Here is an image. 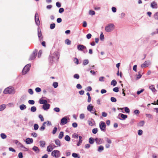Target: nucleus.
Segmentation results:
<instances>
[{
  "instance_id": "nucleus-1",
  "label": "nucleus",
  "mask_w": 158,
  "mask_h": 158,
  "mask_svg": "<svg viewBox=\"0 0 158 158\" xmlns=\"http://www.w3.org/2000/svg\"><path fill=\"white\" fill-rule=\"evenodd\" d=\"M59 58V55L57 52H55L52 54L51 53L49 59L50 62L51 63L53 62H57Z\"/></svg>"
},
{
  "instance_id": "nucleus-2",
  "label": "nucleus",
  "mask_w": 158,
  "mask_h": 158,
  "mask_svg": "<svg viewBox=\"0 0 158 158\" xmlns=\"http://www.w3.org/2000/svg\"><path fill=\"white\" fill-rule=\"evenodd\" d=\"M15 90L12 87H8L6 88L3 91V93L5 94H14L15 93Z\"/></svg>"
},
{
  "instance_id": "nucleus-19",
  "label": "nucleus",
  "mask_w": 158,
  "mask_h": 158,
  "mask_svg": "<svg viewBox=\"0 0 158 158\" xmlns=\"http://www.w3.org/2000/svg\"><path fill=\"white\" fill-rule=\"evenodd\" d=\"M151 6L153 8H157V4L155 2H153L151 3Z\"/></svg>"
},
{
  "instance_id": "nucleus-48",
  "label": "nucleus",
  "mask_w": 158,
  "mask_h": 158,
  "mask_svg": "<svg viewBox=\"0 0 158 158\" xmlns=\"http://www.w3.org/2000/svg\"><path fill=\"white\" fill-rule=\"evenodd\" d=\"M28 103L31 105H33L35 103V101L33 100H30L28 101Z\"/></svg>"
},
{
  "instance_id": "nucleus-8",
  "label": "nucleus",
  "mask_w": 158,
  "mask_h": 158,
  "mask_svg": "<svg viewBox=\"0 0 158 158\" xmlns=\"http://www.w3.org/2000/svg\"><path fill=\"white\" fill-rule=\"evenodd\" d=\"M35 23L36 25L38 26H39L40 24V23L39 19V15L37 12L35 14Z\"/></svg>"
},
{
  "instance_id": "nucleus-36",
  "label": "nucleus",
  "mask_w": 158,
  "mask_h": 158,
  "mask_svg": "<svg viewBox=\"0 0 158 158\" xmlns=\"http://www.w3.org/2000/svg\"><path fill=\"white\" fill-rule=\"evenodd\" d=\"M89 60H88L86 59V60H84L83 62V64L84 65H86L87 64L89 63Z\"/></svg>"
},
{
  "instance_id": "nucleus-53",
  "label": "nucleus",
  "mask_w": 158,
  "mask_h": 158,
  "mask_svg": "<svg viewBox=\"0 0 158 158\" xmlns=\"http://www.w3.org/2000/svg\"><path fill=\"white\" fill-rule=\"evenodd\" d=\"M113 90L115 92H118L119 91V89L118 87H116L113 89Z\"/></svg>"
},
{
  "instance_id": "nucleus-47",
  "label": "nucleus",
  "mask_w": 158,
  "mask_h": 158,
  "mask_svg": "<svg viewBox=\"0 0 158 158\" xmlns=\"http://www.w3.org/2000/svg\"><path fill=\"white\" fill-rule=\"evenodd\" d=\"M98 130L97 128H95L92 130V133L94 134H96L97 133Z\"/></svg>"
},
{
  "instance_id": "nucleus-61",
  "label": "nucleus",
  "mask_w": 158,
  "mask_h": 158,
  "mask_svg": "<svg viewBox=\"0 0 158 158\" xmlns=\"http://www.w3.org/2000/svg\"><path fill=\"white\" fill-rule=\"evenodd\" d=\"M28 93L31 95L33 94V90L32 89H30L28 90Z\"/></svg>"
},
{
  "instance_id": "nucleus-41",
  "label": "nucleus",
  "mask_w": 158,
  "mask_h": 158,
  "mask_svg": "<svg viewBox=\"0 0 158 158\" xmlns=\"http://www.w3.org/2000/svg\"><path fill=\"white\" fill-rule=\"evenodd\" d=\"M65 42L66 44L68 45L70 44L71 43V41L68 39H66Z\"/></svg>"
},
{
  "instance_id": "nucleus-55",
  "label": "nucleus",
  "mask_w": 158,
  "mask_h": 158,
  "mask_svg": "<svg viewBox=\"0 0 158 158\" xmlns=\"http://www.w3.org/2000/svg\"><path fill=\"white\" fill-rule=\"evenodd\" d=\"M78 137V135L77 134L74 133L72 135V137L74 138L77 139Z\"/></svg>"
},
{
  "instance_id": "nucleus-15",
  "label": "nucleus",
  "mask_w": 158,
  "mask_h": 158,
  "mask_svg": "<svg viewBox=\"0 0 158 158\" xmlns=\"http://www.w3.org/2000/svg\"><path fill=\"white\" fill-rule=\"evenodd\" d=\"M88 123L89 125L92 126L94 125L95 122L92 119H91V120L89 119L88 120Z\"/></svg>"
},
{
  "instance_id": "nucleus-14",
  "label": "nucleus",
  "mask_w": 158,
  "mask_h": 158,
  "mask_svg": "<svg viewBox=\"0 0 158 158\" xmlns=\"http://www.w3.org/2000/svg\"><path fill=\"white\" fill-rule=\"evenodd\" d=\"M60 122L62 125H64L67 123V119L65 117H64L61 119Z\"/></svg>"
},
{
  "instance_id": "nucleus-27",
  "label": "nucleus",
  "mask_w": 158,
  "mask_h": 158,
  "mask_svg": "<svg viewBox=\"0 0 158 158\" xmlns=\"http://www.w3.org/2000/svg\"><path fill=\"white\" fill-rule=\"evenodd\" d=\"M32 149L35 152H39L40 150L38 147L34 146L32 148Z\"/></svg>"
},
{
  "instance_id": "nucleus-38",
  "label": "nucleus",
  "mask_w": 158,
  "mask_h": 158,
  "mask_svg": "<svg viewBox=\"0 0 158 158\" xmlns=\"http://www.w3.org/2000/svg\"><path fill=\"white\" fill-rule=\"evenodd\" d=\"M119 114L121 115V117L123 119L126 118H127V116L126 115L122 114Z\"/></svg>"
},
{
  "instance_id": "nucleus-17",
  "label": "nucleus",
  "mask_w": 158,
  "mask_h": 158,
  "mask_svg": "<svg viewBox=\"0 0 158 158\" xmlns=\"http://www.w3.org/2000/svg\"><path fill=\"white\" fill-rule=\"evenodd\" d=\"M33 142V140L32 138H27L26 140V143L27 144H30Z\"/></svg>"
},
{
  "instance_id": "nucleus-6",
  "label": "nucleus",
  "mask_w": 158,
  "mask_h": 158,
  "mask_svg": "<svg viewBox=\"0 0 158 158\" xmlns=\"http://www.w3.org/2000/svg\"><path fill=\"white\" fill-rule=\"evenodd\" d=\"M37 51L36 50H34L33 53L31 55L30 57L29 58V60H34L35 58L36 57V56L37 55Z\"/></svg>"
},
{
  "instance_id": "nucleus-23",
  "label": "nucleus",
  "mask_w": 158,
  "mask_h": 158,
  "mask_svg": "<svg viewBox=\"0 0 158 158\" xmlns=\"http://www.w3.org/2000/svg\"><path fill=\"white\" fill-rule=\"evenodd\" d=\"M55 144L57 146H60V140L58 139H56L55 140Z\"/></svg>"
},
{
  "instance_id": "nucleus-29",
  "label": "nucleus",
  "mask_w": 158,
  "mask_h": 158,
  "mask_svg": "<svg viewBox=\"0 0 158 158\" xmlns=\"http://www.w3.org/2000/svg\"><path fill=\"white\" fill-rule=\"evenodd\" d=\"M64 136V132L63 131H61L60 132L58 136V138L61 139Z\"/></svg>"
},
{
  "instance_id": "nucleus-45",
  "label": "nucleus",
  "mask_w": 158,
  "mask_h": 158,
  "mask_svg": "<svg viewBox=\"0 0 158 158\" xmlns=\"http://www.w3.org/2000/svg\"><path fill=\"white\" fill-rule=\"evenodd\" d=\"M153 16L156 19L158 20V12L154 14Z\"/></svg>"
},
{
  "instance_id": "nucleus-32",
  "label": "nucleus",
  "mask_w": 158,
  "mask_h": 158,
  "mask_svg": "<svg viewBox=\"0 0 158 158\" xmlns=\"http://www.w3.org/2000/svg\"><path fill=\"white\" fill-rule=\"evenodd\" d=\"M149 89L152 90L153 92H155L156 90L155 88L154 85H152L149 87Z\"/></svg>"
},
{
  "instance_id": "nucleus-5",
  "label": "nucleus",
  "mask_w": 158,
  "mask_h": 158,
  "mask_svg": "<svg viewBox=\"0 0 158 158\" xmlns=\"http://www.w3.org/2000/svg\"><path fill=\"white\" fill-rule=\"evenodd\" d=\"M151 64V62L150 60H148L144 62L141 65L142 68H144L146 67H147Z\"/></svg>"
},
{
  "instance_id": "nucleus-22",
  "label": "nucleus",
  "mask_w": 158,
  "mask_h": 158,
  "mask_svg": "<svg viewBox=\"0 0 158 158\" xmlns=\"http://www.w3.org/2000/svg\"><path fill=\"white\" fill-rule=\"evenodd\" d=\"M93 108V106H92L91 104H89L87 106V110L90 112H92V109Z\"/></svg>"
},
{
  "instance_id": "nucleus-59",
  "label": "nucleus",
  "mask_w": 158,
  "mask_h": 158,
  "mask_svg": "<svg viewBox=\"0 0 158 158\" xmlns=\"http://www.w3.org/2000/svg\"><path fill=\"white\" fill-rule=\"evenodd\" d=\"M144 89H142L140 91H137V94H138V95L139 94L143 92L144 91Z\"/></svg>"
},
{
  "instance_id": "nucleus-12",
  "label": "nucleus",
  "mask_w": 158,
  "mask_h": 158,
  "mask_svg": "<svg viewBox=\"0 0 158 158\" xmlns=\"http://www.w3.org/2000/svg\"><path fill=\"white\" fill-rule=\"evenodd\" d=\"M96 143L98 144H101L104 142V140L102 139L96 138L95 139Z\"/></svg>"
},
{
  "instance_id": "nucleus-43",
  "label": "nucleus",
  "mask_w": 158,
  "mask_h": 158,
  "mask_svg": "<svg viewBox=\"0 0 158 158\" xmlns=\"http://www.w3.org/2000/svg\"><path fill=\"white\" fill-rule=\"evenodd\" d=\"M55 24L54 23H53L50 25V27L51 29H53L55 28Z\"/></svg>"
},
{
  "instance_id": "nucleus-60",
  "label": "nucleus",
  "mask_w": 158,
  "mask_h": 158,
  "mask_svg": "<svg viewBox=\"0 0 158 158\" xmlns=\"http://www.w3.org/2000/svg\"><path fill=\"white\" fill-rule=\"evenodd\" d=\"M76 87L78 89H80L82 88V87L80 84H78L77 85Z\"/></svg>"
},
{
  "instance_id": "nucleus-20",
  "label": "nucleus",
  "mask_w": 158,
  "mask_h": 158,
  "mask_svg": "<svg viewBox=\"0 0 158 158\" xmlns=\"http://www.w3.org/2000/svg\"><path fill=\"white\" fill-rule=\"evenodd\" d=\"M39 103L40 104H43L44 105L47 103V101L46 100L40 98L39 100Z\"/></svg>"
},
{
  "instance_id": "nucleus-40",
  "label": "nucleus",
  "mask_w": 158,
  "mask_h": 158,
  "mask_svg": "<svg viewBox=\"0 0 158 158\" xmlns=\"http://www.w3.org/2000/svg\"><path fill=\"white\" fill-rule=\"evenodd\" d=\"M146 116L148 118L152 119L153 118V116L152 115L150 114H145Z\"/></svg>"
},
{
  "instance_id": "nucleus-34",
  "label": "nucleus",
  "mask_w": 158,
  "mask_h": 158,
  "mask_svg": "<svg viewBox=\"0 0 158 158\" xmlns=\"http://www.w3.org/2000/svg\"><path fill=\"white\" fill-rule=\"evenodd\" d=\"M64 139L66 141L69 142L70 141V138L69 135H66L64 137Z\"/></svg>"
},
{
  "instance_id": "nucleus-49",
  "label": "nucleus",
  "mask_w": 158,
  "mask_h": 158,
  "mask_svg": "<svg viewBox=\"0 0 158 158\" xmlns=\"http://www.w3.org/2000/svg\"><path fill=\"white\" fill-rule=\"evenodd\" d=\"M110 100L112 102H116L117 101L116 99L114 97H111L110 98Z\"/></svg>"
},
{
  "instance_id": "nucleus-18",
  "label": "nucleus",
  "mask_w": 158,
  "mask_h": 158,
  "mask_svg": "<svg viewBox=\"0 0 158 158\" xmlns=\"http://www.w3.org/2000/svg\"><path fill=\"white\" fill-rule=\"evenodd\" d=\"M18 145L22 148L23 150L24 151H27V149L21 143L19 142Z\"/></svg>"
},
{
  "instance_id": "nucleus-25",
  "label": "nucleus",
  "mask_w": 158,
  "mask_h": 158,
  "mask_svg": "<svg viewBox=\"0 0 158 158\" xmlns=\"http://www.w3.org/2000/svg\"><path fill=\"white\" fill-rule=\"evenodd\" d=\"M6 107V106L5 104H2L0 106V111H3Z\"/></svg>"
},
{
  "instance_id": "nucleus-31",
  "label": "nucleus",
  "mask_w": 158,
  "mask_h": 158,
  "mask_svg": "<svg viewBox=\"0 0 158 158\" xmlns=\"http://www.w3.org/2000/svg\"><path fill=\"white\" fill-rule=\"evenodd\" d=\"M117 82L115 80H113L111 82V85H113V86H115L117 84Z\"/></svg>"
},
{
  "instance_id": "nucleus-30",
  "label": "nucleus",
  "mask_w": 158,
  "mask_h": 158,
  "mask_svg": "<svg viewBox=\"0 0 158 158\" xmlns=\"http://www.w3.org/2000/svg\"><path fill=\"white\" fill-rule=\"evenodd\" d=\"M104 150V147L102 146H100L98 148V151L99 152H101Z\"/></svg>"
},
{
  "instance_id": "nucleus-64",
  "label": "nucleus",
  "mask_w": 158,
  "mask_h": 158,
  "mask_svg": "<svg viewBox=\"0 0 158 158\" xmlns=\"http://www.w3.org/2000/svg\"><path fill=\"white\" fill-rule=\"evenodd\" d=\"M143 131L141 130H139L138 131V134L139 135H141L143 134Z\"/></svg>"
},
{
  "instance_id": "nucleus-4",
  "label": "nucleus",
  "mask_w": 158,
  "mask_h": 158,
  "mask_svg": "<svg viewBox=\"0 0 158 158\" xmlns=\"http://www.w3.org/2000/svg\"><path fill=\"white\" fill-rule=\"evenodd\" d=\"M31 66V64H28L26 65L23 68L22 71V73L25 74L29 71L30 67Z\"/></svg>"
},
{
  "instance_id": "nucleus-11",
  "label": "nucleus",
  "mask_w": 158,
  "mask_h": 158,
  "mask_svg": "<svg viewBox=\"0 0 158 158\" xmlns=\"http://www.w3.org/2000/svg\"><path fill=\"white\" fill-rule=\"evenodd\" d=\"M77 48L79 51H83V50L86 49V47L82 44H79L77 46Z\"/></svg>"
},
{
  "instance_id": "nucleus-16",
  "label": "nucleus",
  "mask_w": 158,
  "mask_h": 158,
  "mask_svg": "<svg viewBox=\"0 0 158 158\" xmlns=\"http://www.w3.org/2000/svg\"><path fill=\"white\" fill-rule=\"evenodd\" d=\"M42 33L41 30L40 29L39 27L38 28V36L39 38V40H40L42 39L41 37Z\"/></svg>"
},
{
  "instance_id": "nucleus-46",
  "label": "nucleus",
  "mask_w": 158,
  "mask_h": 158,
  "mask_svg": "<svg viewBox=\"0 0 158 158\" xmlns=\"http://www.w3.org/2000/svg\"><path fill=\"white\" fill-rule=\"evenodd\" d=\"M100 39L102 40L104 39V35L102 32L101 33Z\"/></svg>"
},
{
  "instance_id": "nucleus-57",
  "label": "nucleus",
  "mask_w": 158,
  "mask_h": 158,
  "mask_svg": "<svg viewBox=\"0 0 158 158\" xmlns=\"http://www.w3.org/2000/svg\"><path fill=\"white\" fill-rule=\"evenodd\" d=\"M35 91L37 92H40L41 91V89L39 87H37L35 89Z\"/></svg>"
},
{
  "instance_id": "nucleus-7",
  "label": "nucleus",
  "mask_w": 158,
  "mask_h": 158,
  "mask_svg": "<svg viewBox=\"0 0 158 158\" xmlns=\"http://www.w3.org/2000/svg\"><path fill=\"white\" fill-rule=\"evenodd\" d=\"M99 127L102 131H105L106 127V125L104 122H101L99 123Z\"/></svg>"
},
{
  "instance_id": "nucleus-54",
  "label": "nucleus",
  "mask_w": 158,
  "mask_h": 158,
  "mask_svg": "<svg viewBox=\"0 0 158 158\" xmlns=\"http://www.w3.org/2000/svg\"><path fill=\"white\" fill-rule=\"evenodd\" d=\"M53 110L55 111L56 112H58L60 111V109L58 107H55L54 108Z\"/></svg>"
},
{
  "instance_id": "nucleus-35",
  "label": "nucleus",
  "mask_w": 158,
  "mask_h": 158,
  "mask_svg": "<svg viewBox=\"0 0 158 158\" xmlns=\"http://www.w3.org/2000/svg\"><path fill=\"white\" fill-rule=\"evenodd\" d=\"M0 136L3 139L6 138L7 137L6 135L5 134L3 133H1L0 134Z\"/></svg>"
},
{
  "instance_id": "nucleus-13",
  "label": "nucleus",
  "mask_w": 158,
  "mask_h": 158,
  "mask_svg": "<svg viewBox=\"0 0 158 158\" xmlns=\"http://www.w3.org/2000/svg\"><path fill=\"white\" fill-rule=\"evenodd\" d=\"M50 107V105L47 103L44 104L43 105L42 108L44 110H48Z\"/></svg>"
},
{
  "instance_id": "nucleus-62",
  "label": "nucleus",
  "mask_w": 158,
  "mask_h": 158,
  "mask_svg": "<svg viewBox=\"0 0 158 158\" xmlns=\"http://www.w3.org/2000/svg\"><path fill=\"white\" fill-rule=\"evenodd\" d=\"M85 118V115L83 114H81L80 115V118L81 119H83Z\"/></svg>"
},
{
  "instance_id": "nucleus-37",
  "label": "nucleus",
  "mask_w": 158,
  "mask_h": 158,
  "mask_svg": "<svg viewBox=\"0 0 158 158\" xmlns=\"http://www.w3.org/2000/svg\"><path fill=\"white\" fill-rule=\"evenodd\" d=\"M31 110L32 112H35L36 110V108L35 106H32L31 108Z\"/></svg>"
},
{
  "instance_id": "nucleus-52",
  "label": "nucleus",
  "mask_w": 158,
  "mask_h": 158,
  "mask_svg": "<svg viewBox=\"0 0 158 158\" xmlns=\"http://www.w3.org/2000/svg\"><path fill=\"white\" fill-rule=\"evenodd\" d=\"M105 77H101L99 78V81H104Z\"/></svg>"
},
{
  "instance_id": "nucleus-42",
  "label": "nucleus",
  "mask_w": 158,
  "mask_h": 158,
  "mask_svg": "<svg viewBox=\"0 0 158 158\" xmlns=\"http://www.w3.org/2000/svg\"><path fill=\"white\" fill-rule=\"evenodd\" d=\"M89 14L90 15H93L95 14L94 11L92 10H90L89 12Z\"/></svg>"
},
{
  "instance_id": "nucleus-39",
  "label": "nucleus",
  "mask_w": 158,
  "mask_h": 158,
  "mask_svg": "<svg viewBox=\"0 0 158 158\" xmlns=\"http://www.w3.org/2000/svg\"><path fill=\"white\" fill-rule=\"evenodd\" d=\"M34 130H36L39 128V125L37 124H35L34 125Z\"/></svg>"
},
{
  "instance_id": "nucleus-63",
  "label": "nucleus",
  "mask_w": 158,
  "mask_h": 158,
  "mask_svg": "<svg viewBox=\"0 0 158 158\" xmlns=\"http://www.w3.org/2000/svg\"><path fill=\"white\" fill-rule=\"evenodd\" d=\"M39 118L40 119L41 121H44V118L43 116L41 114H40L39 115Z\"/></svg>"
},
{
  "instance_id": "nucleus-9",
  "label": "nucleus",
  "mask_w": 158,
  "mask_h": 158,
  "mask_svg": "<svg viewBox=\"0 0 158 158\" xmlns=\"http://www.w3.org/2000/svg\"><path fill=\"white\" fill-rule=\"evenodd\" d=\"M51 154L52 156L58 158L60 156V152L58 150H54L52 152Z\"/></svg>"
},
{
  "instance_id": "nucleus-21",
  "label": "nucleus",
  "mask_w": 158,
  "mask_h": 158,
  "mask_svg": "<svg viewBox=\"0 0 158 158\" xmlns=\"http://www.w3.org/2000/svg\"><path fill=\"white\" fill-rule=\"evenodd\" d=\"M79 140L77 144V146H80L82 142V137L81 136H79Z\"/></svg>"
},
{
  "instance_id": "nucleus-50",
  "label": "nucleus",
  "mask_w": 158,
  "mask_h": 158,
  "mask_svg": "<svg viewBox=\"0 0 158 158\" xmlns=\"http://www.w3.org/2000/svg\"><path fill=\"white\" fill-rule=\"evenodd\" d=\"M53 86L54 88H56L58 86V83L57 82H54L53 84Z\"/></svg>"
},
{
  "instance_id": "nucleus-28",
  "label": "nucleus",
  "mask_w": 158,
  "mask_h": 158,
  "mask_svg": "<svg viewBox=\"0 0 158 158\" xmlns=\"http://www.w3.org/2000/svg\"><path fill=\"white\" fill-rule=\"evenodd\" d=\"M40 146L42 147H44L45 145V142L44 141H40L39 142Z\"/></svg>"
},
{
  "instance_id": "nucleus-26",
  "label": "nucleus",
  "mask_w": 158,
  "mask_h": 158,
  "mask_svg": "<svg viewBox=\"0 0 158 158\" xmlns=\"http://www.w3.org/2000/svg\"><path fill=\"white\" fill-rule=\"evenodd\" d=\"M94 141H95V139L93 138L90 137L89 139V141L90 144H93L94 143Z\"/></svg>"
},
{
  "instance_id": "nucleus-44",
  "label": "nucleus",
  "mask_w": 158,
  "mask_h": 158,
  "mask_svg": "<svg viewBox=\"0 0 158 158\" xmlns=\"http://www.w3.org/2000/svg\"><path fill=\"white\" fill-rule=\"evenodd\" d=\"M141 73V72L140 71H139L138 73H139V74L138 75H136V76H137V77H136V79L137 80H138L139 78H140L141 76H142V75L140 74V73Z\"/></svg>"
},
{
  "instance_id": "nucleus-51",
  "label": "nucleus",
  "mask_w": 158,
  "mask_h": 158,
  "mask_svg": "<svg viewBox=\"0 0 158 158\" xmlns=\"http://www.w3.org/2000/svg\"><path fill=\"white\" fill-rule=\"evenodd\" d=\"M57 130V128L56 127H55L53 129V130L52 132V133L53 134H55Z\"/></svg>"
},
{
  "instance_id": "nucleus-3",
  "label": "nucleus",
  "mask_w": 158,
  "mask_h": 158,
  "mask_svg": "<svg viewBox=\"0 0 158 158\" xmlns=\"http://www.w3.org/2000/svg\"><path fill=\"white\" fill-rule=\"evenodd\" d=\"M114 28V25L112 23H109L105 27V30L107 32H110L113 31Z\"/></svg>"
},
{
  "instance_id": "nucleus-10",
  "label": "nucleus",
  "mask_w": 158,
  "mask_h": 158,
  "mask_svg": "<svg viewBox=\"0 0 158 158\" xmlns=\"http://www.w3.org/2000/svg\"><path fill=\"white\" fill-rule=\"evenodd\" d=\"M56 147V146L54 144L52 143L48 146L47 150L48 152H51Z\"/></svg>"
},
{
  "instance_id": "nucleus-58",
  "label": "nucleus",
  "mask_w": 158,
  "mask_h": 158,
  "mask_svg": "<svg viewBox=\"0 0 158 158\" xmlns=\"http://www.w3.org/2000/svg\"><path fill=\"white\" fill-rule=\"evenodd\" d=\"M124 110H125V111L127 113H128L130 111L129 109L127 107H125Z\"/></svg>"
},
{
  "instance_id": "nucleus-56",
  "label": "nucleus",
  "mask_w": 158,
  "mask_h": 158,
  "mask_svg": "<svg viewBox=\"0 0 158 158\" xmlns=\"http://www.w3.org/2000/svg\"><path fill=\"white\" fill-rule=\"evenodd\" d=\"M126 15V14L124 13H122L120 15V18L121 19L124 18Z\"/></svg>"
},
{
  "instance_id": "nucleus-24",
  "label": "nucleus",
  "mask_w": 158,
  "mask_h": 158,
  "mask_svg": "<svg viewBox=\"0 0 158 158\" xmlns=\"http://www.w3.org/2000/svg\"><path fill=\"white\" fill-rule=\"evenodd\" d=\"M26 106L24 104H22L19 106V108L22 110H23L24 109H26Z\"/></svg>"
},
{
  "instance_id": "nucleus-33",
  "label": "nucleus",
  "mask_w": 158,
  "mask_h": 158,
  "mask_svg": "<svg viewBox=\"0 0 158 158\" xmlns=\"http://www.w3.org/2000/svg\"><path fill=\"white\" fill-rule=\"evenodd\" d=\"M144 124V122L143 121H141L138 124L139 126L142 127L143 126Z\"/></svg>"
}]
</instances>
